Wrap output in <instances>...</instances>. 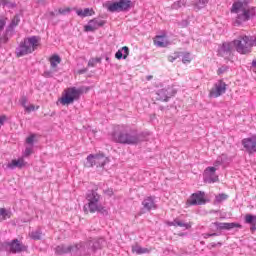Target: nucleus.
Returning a JSON list of instances; mask_svg holds the SVG:
<instances>
[{
  "mask_svg": "<svg viewBox=\"0 0 256 256\" xmlns=\"http://www.w3.org/2000/svg\"><path fill=\"white\" fill-rule=\"evenodd\" d=\"M231 13H236L235 24L242 25L245 21H249L251 17H255L256 8H248L247 4L237 1L232 5Z\"/></svg>",
  "mask_w": 256,
  "mask_h": 256,
  "instance_id": "nucleus-1",
  "label": "nucleus"
},
{
  "mask_svg": "<svg viewBox=\"0 0 256 256\" xmlns=\"http://www.w3.org/2000/svg\"><path fill=\"white\" fill-rule=\"evenodd\" d=\"M113 139L116 143H121L122 145H137L141 142L139 134L135 131H127L122 127H117L113 133Z\"/></svg>",
  "mask_w": 256,
  "mask_h": 256,
  "instance_id": "nucleus-2",
  "label": "nucleus"
},
{
  "mask_svg": "<svg viewBox=\"0 0 256 256\" xmlns=\"http://www.w3.org/2000/svg\"><path fill=\"white\" fill-rule=\"evenodd\" d=\"M87 204L84 205V213L89 215V213H107L105 206L101 205L99 201L101 200V195L96 191H91L86 195Z\"/></svg>",
  "mask_w": 256,
  "mask_h": 256,
  "instance_id": "nucleus-3",
  "label": "nucleus"
},
{
  "mask_svg": "<svg viewBox=\"0 0 256 256\" xmlns=\"http://www.w3.org/2000/svg\"><path fill=\"white\" fill-rule=\"evenodd\" d=\"M41 39L37 36H32L25 38L24 41L20 42L18 48L16 49V57H25V55H30L39 47Z\"/></svg>",
  "mask_w": 256,
  "mask_h": 256,
  "instance_id": "nucleus-4",
  "label": "nucleus"
},
{
  "mask_svg": "<svg viewBox=\"0 0 256 256\" xmlns=\"http://www.w3.org/2000/svg\"><path fill=\"white\" fill-rule=\"evenodd\" d=\"M232 45L234 46L237 53H240V55H247L251 53V49L255 47L253 38L247 35L239 36L236 40L232 42Z\"/></svg>",
  "mask_w": 256,
  "mask_h": 256,
  "instance_id": "nucleus-5",
  "label": "nucleus"
},
{
  "mask_svg": "<svg viewBox=\"0 0 256 256\" xmlns=\"http://www.w3.org/2000/svg\"><path fill=\"white\" fill-rule=\"evenodd\" d=\"M81 93H83V91L79 88H76V87L66 88L62 92V96L59 98L58 101L59 103H61V105H73L75 101H79L81 97Z\"/></svg>",
  "mask_w": 256,
  "mask_h": 256,
  "instance_id": "nucleus-6",
  "label": "nucleus"
},
{
  "mask_svg": "<svg viewBox=\"0 0 256 256\" xmlns=\"http://www.w3.org/2000/svg\"><path fill=\"white\" fill-rule=\"evenodd\" d=\"M105 7L110 13L129 11L131 9V0H119L118 2L106 3Z\"/></svg>",
  "mask_w": 256,
  "mask_h": 256,
  "instance_id": "nucleus-7",
  "label": "nucleus"
},
{
  "mask_svg": "<svg viewBox=\"0 0 256 256\" xmlns=\"http://www.w3.org/2000/svg\"><path fill=\"white\" fill-rule=\"evenodd\" d=\"M227 91V84L223 80L216 82L209 91V97L217 99Z\"/></svg>",
  "mask_w": 256,
  "mask_h": 256,
  "instance_id": "nucleus-8",
  "label": "nucleus"
},
{
  "mask_svg": "<svg viewBox=\"0 0 256 256\" xmlns=\"http://www.w3.org/2000/svg\"><path fill=\"white\" fill-rule=\"evenodd\" d=\"M4 247H6L7 251L10 253H21L22 251H27V247L17 239L12 240L11 242H5Z\"/></svg>",
  "mask_w": 256,
  "mask_h": 256,
  "instance_id": "nucleus-9",
  "label": "nucleus"
},
{
  "mask_svg": "<svg viewBox=\"0 0 256 256\" xmlns=\"http://www.w3.org/2000/svg\"><path fill=\"white\" fill-rule=\"evenodd\" d=\"M207 200L205 199V192H196L193 193L189 199L186 201V205H205Z\"/></svg>",
  "mask_w": 256,
  "mask_h": 256,
  "instance_id": "nucleus-10",
  "label": "nucleus"
},
{
  "mask_svg": "<svg viewBox=\"0 0 256 256\" xmlns=\"http://www.w3.org/2000/svg\"><path fill=\"white\" fill-rule=\"evenodd\" d=\"M217 168L215 167H207L204 170V182L205 183H217L219 181V176L215 174Z\"/></svg>",
  "mask_w": 256,
  "mask_h": 256,
  "instance_id": "nucleus-11",
  "label": "nucleus"
},
{
  "mask_svg": "<svg viewBox=\"0 0 256 256\" xmlns=\"http://www.w3.org/2000/svg\"><path fill=\"white\" fill-rule=\"evenodd\" d=\"M242 145L249 155H253V153H256V136L244 138Z\"/></svg>",
  "mask_w": 256,
  "mask_h": 256,
  "instance_id": "nucleus-12",
  "label": "nucleus"
},
{
  "mask_svg": "<svg viewBox=\"0 0 256 256\" xmlns=\"http://www.w3.org/2000/svg\"><path fill=\"white\" fill-rule=\"evenodd\" d=\"M218 231H231V229H241V224L235 222H214Z\"/></svg>",
  "mask_w": 256,
  "mask_h": 256,
  "instance_id": "nucleus-13",
  "label": "nucleus"
},
{
  "mask_svg": "<svg viewBox=\"0 0 256 256\" xmlns=\"http://www.w3.org/2000/svg\"><path fill=\"white\" fill-rule=\"evenodd\" d=\"M107 23L105 20H97L96 18L90 20L88 25L84 26V31L86 33L97 31L99 27H103Z\"/></svg>",
  "mask_w": 256,
  "mask_h": 256,
  "instance_id": "nucleus-14",
  "label": "nucleus"
},
{
  "mask_svg": "<svg viewBox=\"0 0 256 256\" xmlns=\"http://www.w3.org/2000/svg\"><path fill=\"white\" fill-rule=\"evenodd\" d=\"M6 167L7 169H23V167H27V162L25 161V158L20 157V158L11 160V162H9L6 165Z\"/></svg>",
  "mask_w": 256,
  "mask_h": 256,
  "instance_id": "nucleus-15",
  "label": "nucleus"
},
{
  "mask_svg": "<svg viewBox=\"0 0 256 256\" xmlns=\"http://www.w3.org/2000/svg\"><path fill=\"white\" fill-rule=\"evenodd\" d=\"M153 43L155 47L165 48L169 45V40L167 39V34L163 33L162 35H156L153 38Z\"/></svg>",
  "mask_w": 256,
  "mask_h": 256,
  "instance_id": "nucleus-16",
  "label": "nucleus"
},
{
  "mask_svg": "<svg viewBox=\"0 0 256 256\" xmlns=\"http://www.w3.org/2000/svg\"><path fill=\"white\" fill-rule=\"evenodd\" d=\"M79 249V245H59L55 248L56 255H65L67 253H71V251H77Z\"/></svg>",
  "mask_w": 256,
  "mask_h": 256,
  "instance_id": "nucleus-17",
  "label": "nucleus"
},
{
  "mask_svg": "<svg viewBox=\"0 0 256 256\" xmlns=\"http://www.w3.org/2000/svg\"><path fill=\"white\" fill-rule=\"evenodd\" d=\"M142 206L146 211H152L157 209V204H155V198L148 196L142 201Z\"/></svg>",
  "mask_w": 256,
  "mask_h": 256,
  "instance_id": "nucleus-18",
  "label": "nucleus"
},
{
  "mask_svg": "<svg viewBox=\"0 0 256 256\" xmlns=\"http://www.w3.org/2000/svg\"><path fill=\"white\" fill-rule=\"evenodd\" d=\"M244 222L247 225H250V231L251 233H255L256 231V215L253 214H246L244 216Z\"/></svg>",
  "mask_w": 256,
  "mask_h": 256,
  "instance_id": "nucleus-19",
  "label": "nucleus"
},
{
  "mask_svg": "<svg viewBox=\"0 0 256 256\" xmlns=\"http://www.w3.org/2000/svg\"><path fill=\"white\" fill-rule=\"evenodd\" d=\"M52 71H57V67L61 64V57L57 54H53L48 59Z\"/></svg>",
  "mask_w": 256,
  "mask_h": 256,
  "instance_id": "nucleus-20",
  "label": "nucleus"
},
{
  "mask_svg": "<svg viewBox=\"0 0 256 256\" xmlns=\"http://www.w3.org/2000/svg\"><path fill=\"white\" fill-rule=\"evenodd\" d=\"M108 161L109 160L107 159V157H105V155L103 154L94 155V163L96 167H105V164H107Z\"/></svg>",
  "mask_w": 256,
  "mask_h": 256,
  "instance_id": "nucleus-21",
  "label": "nucleus"
},
{
  "mask_svg": "<svg viewBox=\"0 0 256 256\" xmlns=\"http://www.w3.org/2000/svg\"><path fill=\"white\" fill-rule=\"evenodd\" d=\"M151 251H153L152 248H143L139 244L132 246V253H136V255H145L151 253Z\"/></svg>",
  "mask_w": 256,
  "mask_h": 256,
  "instance_id": "nucleus-22",
  "label": "nucleus"
},
{
  "mask_svg": "<svg viewBox=\"0 0 256 256\" xmlns=\"http://www.w3.org/2000/svg\"><path fill=\"white\" fill-rule=\"evenodd\" d=\"M76 15H78V17H92V15H95V10L92 8H85L84 10L78 9L76 10Z\"/></svg>",
  "mask_w": 256,
  "mask_h": 256,
  "instance_id": "nucleus-23",
  "label": "nucleus"
},
{
  "mask_svg": "<svg viewBox=\"0 0 256 256\" xmlns=\"http://www.w3.org/2000/svg\"><path fill=\"white\" fill-rule=\"evenodd\" d=\"M116 59H127L129 57V47L123 46L121 50H118L115 54Z\"/></svg>",
  "mask_w": 256,
  "mask_h": 256,
  "instance_id": "nucleus-24",
  "label": "nucleus"
},
{
  "mask_svg": "<svg viewBox=\"0 0 256 256\" xmlns=\"http://www.w3.org/2000/svg\"><path fill=\"white\" fill-rule=\"evenodd\" d=\"M157 101H169V93L167 92V89H161L156 93Z\"/></svg>",
  "mask_w": 256,
  "mask_h": 256,
  "instance_id": "nucleus-25",
  "label": "nucleus"
},
{
  "mask_svg": "<svg viewBox=\"0 0 256 256\" xmlns=\"http://www.w3.org/2000/svg\"><path fill=\"white\" fill-rule=\"evenodd\" d=\"M229 199V195L225 193H221L215 196L214 205H219V203H223V201H227Z\"/></svg>",
  "mask_w": 256,
  "mask_h": 256,
  "instance_id": "nucleus-26",
  "label": "nucleus"
},
{
  "mask_svg": "<svg viewBox=\"0 0 256 256\" xmlns=\"http://www.w3.org/2000/svg\"><path fill=\"white\" fill-rule=\"evenodd\" d=\"M5 219H11V212L5 208H0V223Z\"/></svg>",
  "mask_w": 256,
  "mask_h": 256,
  "instance_id": "nucleus-27",
  "label": "nucleus"
},
{
  "mask_svg": "<svg viewBox=\"0 0 256 256\" xmlns=\"http://www.w3.org/2000/svg\"><path fill=\"white\" fill-rule=\"evenodd\" d=\"M176 227H183L184 229H191L193 227V222L185 223L179 219H175Z\"/></svg>",
  "mask_w": 256,
  "mask_h": 256,
  "instance_id": "nucleus-28",
  "label": "nucleus"
},
{
  "mask_svg": "<svg viewBox=\"0 0 256 256\" xmlns=\"http://www.w3.org/2000/svg\"><path fill=\"white\" fill-rule=\"evenodd\" d=\"M87 163L85 164V167H95V155L90 154L87 156Z\"/></svg>",
  "mask_w": 256,
  "mask_h": 256,
  "instance_id": "nucleus-29",
  "label": "nucleus"
},
{
  "mask_svg": "<svg viewBox=\"0 0 256 256\" xmlns=\"http://www.w3.org/2000/svg\"><path fill=\"white\" fill-rule=\"evenodd\" d=\"M193 61V58L191 57V53L185 52L182 57V63L187 64L191 63Z\"/></svg>",
  "mask_w": 256,
  "mask_h": 256,
  "instance_id": "nucleus-30",
  "label": "nucleus"
},
{
  "mask_svg": "<svg viewBox=\"0 0 256 256\" xmlns=\"http://www.w3.org/2000/svg\"><path fill=\"white\" fill-rule=\"evenodd\" d=\"M39 105L35 106V104H30L25 108L26 113H31L33 111H38Z\"/></svg>",
  "mask_w": 256,
  "mask_h": 256,
  "instance_id": "nucleus-31",
  "label": "nucleus"
},
{
  "mask_svg": "<svg viewBox=\"0 0 256 256\" xmlns=\"http://www.w3.org/2000/svg\"><path fill=\"white\" fill-rule=\"evenodd\" d=\"M41 235L42 234L40 231H35L30 234V237L36 241H39V239H41Z\"/></svg>",
  "mask_w": 256,
  "mask_h": 256,
  "instance_id": "nucleus-32",
  "label": "nucleus"
},
{
  "mask_svg": "<svg viewBox=\"0 0 256 256\" xmlns=\"http://www.w3.org/2000/svg\"><path fill=\"white\" fill-rule=\"evenodd\" d=\"M5 25H7V18L0 17V33L5 29Z\"/></svg>",
  "mask_w": 256,
  "mask_h": 256,
  "instance_id": "nucleus-33",
  "label": "nucleus"
},
{
  "mask_svg": "<svg viewBox=\"0 0 256 256\" xmlns=\"http://www.w3.org/2000/svg\"><path fill=\"white\" fill-rule=\"evenodd\" d=\"M58 13H59L60 15H67V13H71V8H69V7L60 8V9L58 10Z\"/></svg>",
  "mask_w": 256,
  "mask_h": 256,
  "instance_id": "nucleus-34",
  "label": "nucleus"
},
{
  "mask_svg": "<svg viewBox=\"0 0 256 256\" xmlns=\"http://www.w3.org/2000/svg\"><path fill=\"white\" fill-rule=\"evenodd\" d=\"M179 57H181L180 53L176 52L174 53V55L168 56V61H170V63H173V61L179 59Z\"/></svg>",
  "mask_w": 256,
  "mask_h": 256,
  "instance_id": "nucleus-35",
  "label": "nucleus"
},
{
  "mask_svg": "<svg viewBox=\"0 0 256 256\" xmlns=\"http://www.w3.org/2000/svg\"><path fill=\"white\" fill-rule=\"evenodd\" d=\"M20 21L21 20L19 19V16H14L11 21V27H17V25H19Z\"/></svg>",
  "mask_w": 256,
  "mask_h": 256,
  "instance_id": "nucleus-36",
  "label": "nucleus"
},
{
  "mask_svg": "<svg viewBox=\"0 0 256 256\" xmlns=\"http://www.w3.org/2000/svg\"><path fill=\"white\" fill-rule=\"evenodd\" d=\"M35 134H31L29 137L26 138V143H28V145H33V142L35 141Z\"/></svg>",
  "mask_w": 256,
  "mask_h": 256,
  "instance_id": "nucleus-37",
  "label": "nucleus"
},
{
  "mask_svg": "<svg viewBox=\"0 0 256 256\" xmlns=\"http://www.w3.org/2000/svg\"><path fill=\"white\" fill-rule=\"evenodd\" d=\"M114 193L115 192L113 191L112 188H108V189L104 190V194H106L107 197H113Z\"/></svg>",
  "mask_w": 256,
  "mask_h": 256,
  "instance_id": "nucleus-38",
  "label": "nucleus"
},
{
  "mask_svg": "<svg viewBox=\"0 0 256 256\" xmlns=\"http://www.w3.org/2000/svg\"><path fill=\"white\" fill-rule=\"evenodd\" d=\"M174 9H179L180 7H185V4L182 1H177L173 4Z\"/></svg>",
  "mask_w": 256,
  "mask_h": 256,
  "instance_id": "nucleus-39",
  "label": "nucleus"
},
{
  "mask_svg": "<svg viewBox=\"0 0 256 256\" xmlns=\"http://www.w3.org/2000/svg\"><path fill=\"white\" fill-rule=\"evenodd\" d=\"M227 66H222L217 70V75H223V73H226L227 71Z\"/></svg>",
  "mask_w": 256,
  "mask_h": 256,
  "instance_id": "nucleus-40",
  "label": "nucleus"
},
{
  "mask_svg": "<svg viewBox=\"0 0 256 256\" xmlns=\"http://www.w3.org/2000/svg\"><path fill=\"white\" fill-rule=\"evenodd\" d=\"M99 61V59H91L88 62V67H95V65H97V62Z\"/></svg>",
  "mask_w": 256,
  "mask_h": 256,
  "instance_id": "nucleus-41",
  "label": "nucleus"
},
{
  "mask_svg": "<svg viewBox=\"0 0 256 256\" xmlns=\"http://www.w3.org/2000/svg\"><path fill=\"white\" fill-rule=\"evenodd\" d=\"M27 97L23 96L21 99H20V103L22 105V107H24V109H26L27 107Z\"/></svg>",
  "mask_w": 256,
  "mask_h": 256,
  "instance_id": "nucleus-42",
  "label": "nucleus"
},
{
  "mask_svg": "<svg viewBox=\"0 0 256 256\" xmlns=\"http://www.w3.org/2000/svg\"><path fill=\"white\" fill-rule=\"evenodd\" d=\"M5 121H7V116L6 115H1L0 116V129L2 126L5 125Z\"/></svg>",
  "mask_w": 256,
  "mask_h": 256,
  "instance_id": "nucleus-43",
  "label": "nucleus"
},
{
  "mask_svg": "<svg viewBox=\"0 0 256 256\" xmlns=\"http://www.w3.org/2000/svg\"><path fill=\"white\" fill-rule=\"evenodd\" d=\"M223 51H231V44L225 43L222 46Z\"/></svg>",
  "mask_w": 256,
  "mask_h": 256,
  "instance_id": "nucleus-44",
  "label": "nucleus"
},
{
  "mask_svg": "<svg viewBox=\"0 0 256 256\" xmlns=\"http://www.w3.org/2000/svg\"><path fill=\"white\" fill-rule=\"evenodd\" d=\"M31 153H33V148H26L24 155H25V157H29V155H31Z\"/></svg>",
  "mask_w": 256,
  "mask_h": 256,
  "instance_id": "nucleus-45",
  "label": "nucleus"
},
{
  "mask_svg": "<svg viewBox=\"0 0 256 256\" xmlns=\"http://www.w3.org/2000/svg\"><path fill=\"white\" fill-rule=\"evenodd\" d=\"M209 237H217V233H212V234L206 233V234H204V239H209Z\"/></svg>",
  "mask_w": 256,
  "mask_h": 256,
  "instance_id": "nucleus-46",
  "label": "nucleus"
},
{
  "mask_svg": "<svg viewBox=\"0 0 256 256\" xmlns=\"http://www.w3.org/2000/svg\"><path fill=\"white\" fill-rule=\"evenodd\" d=\"M198 3L200 5H207L209 3V0H198Z\"/></svg>",
  "mask_w": 256,
  "mask_h": 256,
  "instance_id": "nucleus-47",
  "label": "nucleus"
},
{
  "mask_svg": "<svg viewBox=\"0 0 256 256\" xmlns=\"http://www.w3.org/2000/svg\"><path fill=\"white\" fill-rule=\"evenodd\" d=\"M252 69H253L254 73H256V60H253V62H252Z\"/></svg>",
  "mask_w": 256,
  "mask_h": 256,
  "instance_id": "nucleus-48",
  "label": "nucleus"
},
{
  "mask_svg": "<svg viewBox=\"0 0 256 256\" xmlns=\"http://www.w3.org/2000/svg\"><path fill=\"white\" fill-rule=\"evenodd\" d=\"M170 227H177V224L175 223V220L173 222L168 223Z\"/></svg>",
  "mask_w": 256,
  "mask_h": 256,
  "instance_id": "nucleus-49",
  "label": "nucleus"
},
{
  "mask_svg": "<svg viewBox=\"0 0 256 256\" xmlns=\"http://www.w3.org/2000/svg\"><path fill=\"white\" fill-rule=\"evenodd\" d=\"M0 43H7V39H0Z\"/></svg>",
  "mask_w": 256,
  "mask_h": 256,
  "instance_id": "nucleus-50",
  "label": "nucleus"
},
{
  "mask_svg": "<svg viewBox=\"0 0 256 256\" xmlns=\"http://www.w3.org/2000/svg\"><path fill=\"white\" fill-rule=\"evenodd\" d=\"M253 42H254V45H256V37H255V39H253Z\"/></svg>",
  "mask_w": 256,
  "mask_h": 256,
  "instance_id": "nucleus-51",
  "label": "nucleus"
},
{
  "mask_svg": "<svg viewBox=\"0 0 256 256\" xmlns=\"http://www.w3.org/2000/svg\"><path fill=\"white\" fill-rule=\"evenodd\" d=\"M150 79H153V76H149V77H148V81H149Z\"/></svg>",
  "mask_w": 256,
  "mask_h": 256,
  "instance_id": "nucleus-52",
  "label": "nucleus"
},
{
  "mask_svg": "<svg viewBox=\"0 0 256 256\" xmlns=\"http://www.w3.org/2000/svg\"><path fill=\"white\" fill-rule=\"evenodd\" d=\"M180 237H183V235H185L184 233L178 234Z\"/></svg>",
  "mask_w": 256,
  "mask_h": 256,
  "instance_id": "nucleus-53",
  "label": "nucleus"
},
{
  "mask_svg": "<svg viewBox=\"0 0 256 256\" xmlns=\"http://www.w3.org/2000/svg\"><path fill=\"white\" fill-rule=\"evenodd\" d=\"M106 61H109V57H106Z\"/></svg>",
  "mask_w": 256,
  "mask_h": 256,
  "instance_id": "nucleus-54",
  "label": "nucleus"
},
{
  "mask_svg": "<svg viewBox=\"0 0 256 256\" xmlns=\"http://www.w3.org/2000/svg\"><path fill=\"white\" fill-rule=\"evenodd\" d=\"M212 247H215V244H213Z\"/></svg>",
  "mask_w": 256,
  "mask_h": 256,
  "instance_id": "nucleus-55",
  "label": "nucleus"
}]
</instances>
